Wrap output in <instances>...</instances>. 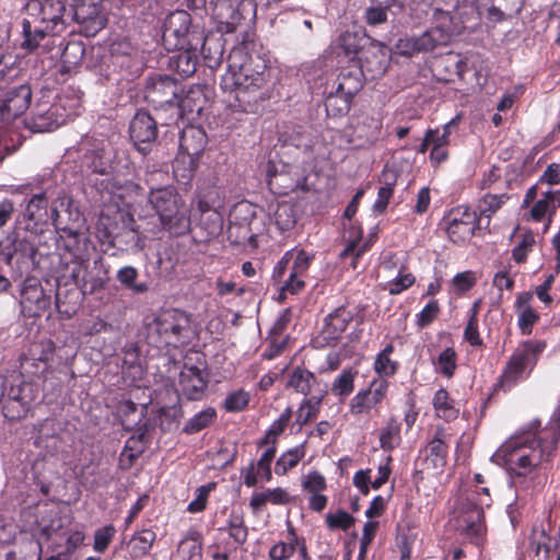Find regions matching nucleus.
<instances>
[{
	"label": "nucleus",
	"mask_w": 560,
	"mask_h": 560,
	"mask_svg": "<svg viewBox=\"0 0 560 560\" xmlns=\"http://www.w3.org/2000/svg\"><path fill=\"white\" fill-rule=\"evenodd\" d=\"M51 355L50 349L43 345L35 343L21 360V373L23 376L39 377L48 368V359Z\"/></svg>",
	"instance_id": "obj_20"
},
{
	"label": "nucleus",
	"mask_w": 560,
	"mask_h": 560,
	"mask_svg": "<svg viewBox=\"0 0 560 560\" xmlns=\"http://www.w3.org/2000/svg\"><path fill=\"white\" fill-rule=\"evenodd\" d=\"M205 135L201 130L190 128L185 130L180 137V148L189 156L197 155L203 147Z\"/></svg>",
	"instance_id": "obj_41"
},
{
	"label": "nucleus",
	"mask_w": 560,
	"mask_h": 560,
	"mask_svg": "<svg viewBox=\"0 0 560 560\" xmlns=\"http://www.w3.org/2000/svg\"><path fill=\"white\" fill-rule=\"evenodd\" d=\"M292 417V409L287 408L279 418L270 425L264 439L260 441L261 455H275V443L280 436Z\"/></svg>",
	"instance_id": "obj_29"
},
{
	"label": "nucleus",
	"mask_w": 560,
	"mask_h": 560,
	"mask_svg": "<svg viewBox=\"0 0 560 560\" xmlns=\"http://www.w3.org/2000/svg\"><path fill=\"white\" fill-rule=\"evenodd\" d=\"M481 493L486 498L479 499L477 503H474L467 512L460 515L459 520L465 534L472 538L476 544H480L486 533L482 508L489 506L491 501L488 488H481Z\"/></svg>",
	"instance_id": "obj_14"
},
{
	"label": "nucleus",
	"mask_w": 560,
	"mask_h": 560,
	"mask_svg": "<svg viewBox=\"0 0 560 560\" xmlns=\"http://www.w3.org/2000/svg\"><path fill=\"white\" fill-rule=\"evenodd\" d=\"M393 351L394 346L389 343L376 355L374 370L380 376H382L381 378L384 376H392L397 371V362L390 359Z\"/></svg>",
	"instance_id": "obj_40"
},
{
	"label": "nucleus",
	"mask_w": 560,
	"mask_h": 560,
	"mask_svg": "<svg viewBox=\"0 0 560 560\" xmlns=\"http://www.w3.org/2000/svg\"><path fill=\"white\" fill-rule=\"evenodd\" d=\"M291 500L290 494L283 488L266 489L261 492H254L249 500V508L256 514L259 513L267 503L273 505H283Z\"/></svg>",
	"instance_id": "obj_28"
},
{
	"label": "nucleus",
	"mask_w": 560,
	"mask_h": 560,
	"mask_svg": "<svg viewBox=\"0 0 560 560\" xmlns=\"http://www.w3.org/2000/svg\"><path fill=\"white\" fill-rule=\"evenodd\" d=\"M0 380L3 383L0 405L4 416L11 420L23 418L35 398L33 382L26 381L23 374L0 376Z\"/></svg>",
	"instance_id": "obj_8"
},
{
	"label": "nucleus",
	"mask_w": 560,
	"mask_h": 560,
	"mask_svg": "<svg viewBox=\"0 0 560 560\" xmlns=\"http://www.w3.org/2000/svg\"><path fill=\"white\" fill-rule=\"evenodd\" d=\"M299 546V539L294 529L289 530V541H280L273 545L269 550L270 560H288L292 557L295 551V547Z\"/></svg>",
	"instance_id": "obj_42"
},
{
	"label": "nucleus",
	"mask_w": 560,
	"mask_h": 560,
	"mask_svg": "<svg viewBox=\"0 0 560 560\" xmlns=\"http://www.w3.org/2000/svg\"><path fill=\"white\" fill-rule=\"evenodd\" d=\"M149 202L163 230L171 235H184L190 229L189 208L172 187L152 189Z\"/></svg>",
	"instance_id": "obj_5"
},
{
	"label": "nucleus",
	"mask_w": 560,
	"mask_h": 560,
	"mask_svg": "<svg viewBox=\"0 0 560 560\" xmlns=\"http://www.w3.org/2000/svg\"><path fill=\"white\" fill-rule=\"evenodd\" d=\"M32 100L31 88L22 84L13 88L7 93L2 104H0L1 120L12 119L22 115L30 106Z\"/></svg>",
	"instance_id": "obj_19"
},
{
	"label": "nucleus",
	"mask_w": 560,
	"mask_h": 560,
	"mask_svg": "<svg viewBox=\"0 0 560 560\" xmlns=\"http://www.w3.org/2000/svg\"><path fill=\"white\" fill-rule=\"evenodd\" d=\"M273 457H259L252 459L241 471V477L246 487H255L258 482L270 481L272 477L271 465Z\"/></svg>",
	"instance_id": "obj_25"
},
{
	"label": "nucleus",
	"mask_w": 560,
	"mask_h": 560,
	"mask_svg": "<svg viewBox=\"0 0 560 560\" xmlns=\"http://www.w3.org/2000/svg\"><path fill=\"white\" fill-rule=\"evenodd\" d=\"M558 208H560V190L549 189L542 192L541 197L534 203L530 209V217L535 221H542L546 218L545 230H547Z\"/></svg>",
	"instance_id": "obj_24"
},
{
	"label": "nucleus",
	"mask_w": 560,
	"mask_h": 560,
	"mask_svg": "<svg viewBox=\"0 0 560 560\" xmlns=\"http://www.w3.org/2000/svg\"><path fill=\"white\" fill-rule=\"evenodd\" d=\"M368 250L366 244H361L359 240L351 241L340 253V258L346 261L350 258V266L353 269L358 267L359 258Z\"/></svg>",
	"instance_id": "obj_51"
},
{
	"label": "nucleus",
	"mask_w": 560,
	"mask_h": 560,
	"mask_svg": "<svg viewBox=\"0 0 560 560\" xmlns=\"http://www.w3.org/2000/svg\"><path fill=\"white\" fill-rule=\"evenodd\" d=\"M249 402V393L238 389L230 393L224 399L223 407L229 412L243 411Z\"/></svg>",
	"instance_id": "obj_48"
},
{
	"label": "nucleus",
	"mask_w": 560,
	"mask_h": 560,
	"mask_svg": "<svg viewBox=\"0 0 560 560\" xmlns=\"http://www.w3.org/2000/svg\"><path fill=\"white\" fill-rule=\"evenodd\" d=\"M262 230V220L256 215L250 203L241 202L233 208L230 214L228 234L234 243L244 244L247 242L252 247H257V238Z\"/></svg>",
	"instance_id": "obj_9"
},
{
	"label": "nucleus",
	"mask_w": 560,
	"mask_h": 560,
	"mask_svg": "<svg viewBox=\"0 0 560 560\" xmlns=\"http://www.w3.org/2000/svg\"><path fill=\"white\" fill-rule=\"evenodd\" d=\"M351 96L336 90L331 92L325 103L327 114L332 117H338L347 114L350 109Z\"/></svg>",
	"instance_id": "obj_39"
},
{
	"label": "nucleus",
	"mask_w": 560,
	"mask_h": 560,
	"mask_svg": "<svg viewBox=\"0 0 560 560\" xmlns=\"http://www.w3.org/2000/svg\"><path fill=\"white\" fill-rule=\"evenodd\" d=\"M84 54L85 48L82 42L70 40L62 49L61 61L65 67L71 69L82 61Z\"/></svg>",
	"instance_id": "obj_43"
},
{
	"label": "nucleus",
	"mask_w": 560,
	"mask_h": 560,
	"mask_svg": "<svg viewBox=\"0 0 560 560\" xmlns=\"http://www.w3.org/2000/svg\"><path fill=\"white\" fill-rule=\"evenodd\" d=\"M535 243V235L532 232L524 233L521 242L513 249V259L518 264L524 262L527 258L528 252L532 250Z\"/></svg>",
	"instance_id": "obj_54"
},
{
	"label": "nucleus",
	"mask_w": 560,
	"mask_h": 560,
	"mask_svg": "<svg viewBox=\"0 0 560 560\" xmlns=\"http://www.w3.org/2000/svg\"><path fill=\"white\" fill-rule=\"evenodd\" d=\"M215 419L217 410L213 407H210L190 418L184 425L183 430L188 434L197 433L208 425H211Z\"/></svg>",
	"instance_id": "obj_38"
},
{
	"label": "nucleus",
	"mask_w": 560,
	"mask_h": 560,
	"mask_svg": "<svg viewBox=\"0 0 560 560\" xmlns=\"http://www.w3.org/2000/svg\"><path fill=\"white\" fill-rule=\"evenodd\" d=\"M545 348V341L528 340L521 343L506 363L502 382L513 385L523 378L526 370L533 369Z\"/></svg>",
	"instance_id": "obj_11"
},
{
	"label": "nucleus",
	"mask_w": 560,
	"mask_h": 560,
	"mask_svg": "<svg viewBox=\"0 0 560 560\" xmlns=\"http://www.w3.org/2000/svg\"><path fill=\"white\" fill-rule=\"evenodd\" d=\"M400 442L399 429L395 425H387L380 435L381 447L384 452L393 451Z\"/></svg>",
	"instance_id": "obj_56"
},
{
	"label": "nucleus",
	"mask_w": 560,
	"mask_h": 560,
	"mask_svg": "<svg viewBox=\"0 0 560 560\" xmlns=\"http://www.w3.org/2000/svg\"><path fill=\"white\" fill-rule=\"evenodd\" d=\"M357 375L355 371L352 370H343L340 375L336 377L331 385V393L335 396L343 397L348 396L353 392L354 388V377Z\"/></svg>",
	"instance_id": "obj_45"
},
{
	"label": "nucleus",
	"mask_w": 560,
	"mask_h": 560,
	"mask_svg": "<svg viewBox=\"0 0 560 560\" xmlns=\"http://www.w3.org/2000/svg\"><path fill=\"white\" fill-rule=\"evenodd\" d=\"M267 82L265 62L247 54L244 47H234L228 57V70L222 75L221 88L234 93L240 107H246L261 98L260 90Z\"/></svg>",
	"instance_id": "obj_3"
},
{
	"label": "nucleus",
	"mask_w": 560,
	"mask_h": 560,
	"mask_svg": "<svg viewBox=\"0 0 560 560\" xmlns=\"http://www.w3.org/2000/svg\"><path fill=\"white\" fill-rule=\"evenodd\" d=\"M445 230L448 238L456 244L467 242L477 226V213L467 207H458L445 217Z\"/></svg>",
	"instance_id": "obj_12"
},
{
	"label": "nucleus",
	"mask_w": 560,
	"mask_h": 560,
	"mask_svg": "<svg viewBox=\"0 0 560 560\" xmlns=\"http://www.w3.org/2000/svg\"><path fill=\"white\" fill-rule=\"evenodd\" d=\"M518 313V327L523 334L529 335L532 332L533 325L538 320V314L532 308L526 307Z\"/></svg>",
	"instance_id": "obj_62"
},
{
	"label": "nucleus",
	"mask_w": 560,
	"mask_h": 560,
	"mask_svg": "<svg viewBox=\"0 0 560 560\" xmlns=\"http://www.w3.org/2000/svg\"><path fill=\"white\" fill-rule=\"evenodd\" d=\"M388 383L384 378L373 380L369 388L357 393L350 401V411L353 415L370 412L386 396Z\"/></svg>",
	"instance_id": "obj_17"
},
{
	"label": "nucleus",
	"mask_w": 560,
	"mask_h": 560,
	"mask_svg": "<svg viewBox=\"0 0 560 560\" xmlns=\"http://www.w3.org/2000/svg\"><path fill=\"white\" fill-rule=\"evenodd\" d=\"M183 92L176 80L168 75L155 74L148 80L145 98L155 106L175 105Z\"/></svg>",
	"instance_id": "obj_13"
},
{
	"label": "nucleus",
	"mask_w": 560,
	"mask_h": 560,
	"mask_svg": "<svg viewBox=\"0 0 560 560\" xmlns=\"http://www.w3.org/2000/svg\"><path fill=\"white\" fill-rule=\"evenodd\" d=\"M382 121L376 117H364L355 127V135L366 143H375L381 135Z\"/></svg>",
	"instance_id": "obj_36"
},
{
	"label": "nucleus",
	"mask_w": 560,
	"mask_h": 560,
	"mask_svg": "<svg viewBox=\"0 0 560 560\" xmlns=\"http://www.w3.org/2000/svg\"><path fill=\"white\" fill-rule=\"evenodd\" d=\"M163 38L173 47H192L202 48V55L208 60L210 68L218 67L221 63L222 50L218 45L214 55L210 54V47H207V37L205 30L200 24H192L191 16L184 10L172 12L165 20L163 28Z\"/></svg>",
	"instance_id": "obj_4"
},
{
	"label": "nucleus",
	"mask_w": 560,
	"mask_h": 560,
	"mask_svg": "<svg viewBox=\"0 0 560 560\" xmlns=\"http://www.w3.org/2000/svg\"><path fill=\"white\" fill-rule=\"evenodd\" d=\"M316 378L313 373L304 369H295L290 375L287 386L294 388L303 395L310 394Z\"/></svg>",
	"instance_id": "obj_37"
},
{
	"label": "nucleus",
	"mask_w": 560,
	"mask_h": 560,
	"mask_svg": "<svg viewBox=\"0 0 560 560\" xmlns=\"http://www.w3.org/2000/svg\"><path fill=\"white\" fill-rule=\"evenodd\" d=\"M302 487L310 493L322 492L326 489V480L317 471H311L302 478Z\"/></svg>",
	"instance_id": "obj_59"
},
{
	"label": "nucleus",
	"mask_w": 560,
	"mask_h": 560,
	"mask_svg": "<svg viewBox=\"0 0 560 560\" xmlns=\"http://www.w3.org/2000/svg\"><path fill=\"white\" fill-rule=\"evenodd\" d=\"M326 523L330 529L341 528L347 530L353 525L354 518L346 511H338L328 514Z\"/></svg>",
	"instance_id": "obj_57"
},
{
	"label": "nucleus",
	"mask_w": 560,
	"mask_h": 560,
	"mask_svg": "<svg viewBox=\"0 0 560 560\" xmlns=\"http://www.w3.org/2000/svg\"><path fill=\"white\" fill-rule=\"evenodd\" d=\"M72 22L85 36H94L107 20L96 0H30L22 20L21 48L28 52L49 49Z\"/></svg>",
	"instance_id": "obj_1"
},
{
	"label": "nucleus",
	"mask_w": 560,
	"mask_h": 560,
	"mask_svg": "<svg viewBox=\"0 0 560 560\" xmlns=\"http://www.w3.org/2000/svg\"><path fill=\"white\" fill-rule=\"evenodd\" d=\"M250 4L249 0H215L213 3V18L218 22V28L222 33H232L240 24L243 13L242 8Z\"/></svg>",
	"instance_id": "obj_15"
},
{
	"label": "nucleus",
	"mask_w": 560,
	"mask_h": 560,
	"mask_svg": "<svg viewBox=\"0 0 560 560\" xmlns=\"http://www.w3.org/2000/svg\"><path fill=\"white\" fill-rule=\"evenodd\" d=\"M323 400L322 396H312L304 399L296 411L295 423L292 424L291 429L296 427L298 430L310 420L317 417Z\"/></svg>",
	"instance_id": "obj_34"
},
{
	"label": "nucleus",
	"mask_w": 560,
	"mask_h": 560,
	"mask_svg": "<svg viewBox=\"0 0 560 560\" xmlns=\"http://www.w3.org/2000/svg\"><path fill=\"white\" fill-rule=\"evenodd\" d=\"M451 441V436L443 430L438 429L434 438L428 443L427 452L429 455H440L446 452V444Z\"/></svg>",
	"instance_id": "obj_61"
},
{
	"label": "nucleus",
	"mask_w": 560,
	"mask_h": 560,
	"mask_svg": "<svg viewBox=\"0 0 560 560\" xmlns=\"http://www.w3.org/2000/svg\"><path fill=\"white\" fill-rule=\"evenodd\" d=\"M117 410L121 418V423L127 430L141 431L145 427L143 417L147 406H138L131 400H124L119 404Z\"/></svg>",
	"instance_id": "obj_27"
},
{
	"label": "nucleus",
	"mask_w": 560,
	"mask_h": 560,
	"mask_svg": "<svg viewBox=\"0 0 560 560\" xmlns=\"http://www.w3.org/2000/svg\"><path fill=\"white\" fill-rule=\"evenodd\" d=\"M217 488V483L211 481L199 487L196 490V498L188 504L187 511L190 513H199L206 509L209 494Z\"/></svg>",
	"instance_id": "obj_47"
},
{
	"label": "nucleus",
	"mask_w": 560,
	"mask_h": 560,
	"mask_svg": "<svg viewBox=\"0 0 560 560\" xmlns=\"http://www.w3.org/2000/svg\"><path fill=\"white\" fill-rule=\"evenodd\" d=\"M177 52L174 54L168 61V67L183 78L191 77L198 65V51L202 52V48L192 47H174Z\"/></svg>",
	"instance_id": "obj_23"
},
{
	"label": "nucleus",
	"mask_w": 560,
	"mask_h": 560,
	"mask_svg": "<svg viewBox=\"0 0 560 560\" xmlns=\"http://www.w3.org/2000/svg\"><path fill=\"white\" fill-rule=\"evenodd\" d=\"M436 369L446 377H451L456 369V353L452 348L444 349L435 362Z\"/></svg>",
	"instance_id": "obj_49"
},
{
	"label": "nucleus",
	"mask_w": 560,
	"mask_h": 560,
	"mask_svg": "<svg viewBox=\"0 0 560 560\" xmlns=\"http://www.w3.org/2000/svg\"><path fill=\"white\" fill-rule=\"evenodd\" d=\"M560 441V429L558 425H550L537 433L532 431L518 432L509 438L498 450V455H511L520 453L521 455H530L539 453L540 455H551L557 450Z\"/></svg>",
	"instance_id": "obj_6"
},
{
	"label": "nucleus",
	"mask_w": 560,
	"mask_h": 560,
	"mask_svg": "<svg viewBox=\"0 0 560 560\" xmlns=\"http://www.w3.org/2000/svg\"><path fill=\"white\" fill-rule=\"evenodd\" d=\"M229 535L234 539V541L237 545H243L246 541L248 532L242 516L232 515L230 517Z\"/></svg>",
	"instance_id": "obj_55"
},
{
	"label": "nucleus",
	"mask_w": 560,
	"mask_h": 560,
	"mask_svg": "<svg viewBox=\"0 0 560 560\" xmlns=\"http://www.w3.org/2000/svg\"><path fill=\"white\" fill-rule=\"evenodd\" d=\"M313 255L308 254L304 249L294 250L293 258L291 260L290 271L304 277L311 266Z\"/></svg>",
	"instance_id": "obj_53"
},
{
	"label": "nucleus",
	"mask_w": 560,
	"mask_h": 560,
	"mask_svg": "<svg viewBox=\"0 0 560 560\" xmlns=\"http://www.w3.org/2000/svg\"><path fill=\"white\" fill-rule=\"evenodd\" d=\"M443 8L433 13L434 25L418 37L407 40L410 52L430 51L438 46L447 45L455 35H459L466 23L477 20L485 11L475 0H440Z\"/></svg>",
	"instance_id": "obj_2"
},
{
	"label": "nucleus",
	"mask_w": 560,
	"mask_h": 560,
	"mask_svg": "<svg viewBox=\"0 0 560 560\" xmlns=\"http://www.w3.org/2000/svg\"><path fill=\"white\" fill-rule=\"evenodd\" d=\"M353 320V313L340 306L325 317L322 329L323 338L327 341L338 340Z\"/></svg>",
	"instance_id": "obj_22"
},
{
	"label": "nucleus",
	"mask_w": 560,
	"mask_h": 560,
	"mask_svg": "<svg viewBox=\"0 0 560 560\" xmlns=\"http://www.w3.org/2000/svg\"><path fill=\"white\" fill-rule=\"evenodd\" d=\"M361 89L360 80L352 75L350 72H342L338 77V84L336 90L343 93L345 95L353 97Z\"/></svg>",
	"instance_id": "obj_52"
},
{
	"label": "nucleus",
	"mask_w": 560,
	"mask_h": 560,
	"mask_svg": "<svg viewBox=\"0 0 560 560\" xmlns=\"http://www.w3.org/2000/svg\"><path fill=\"white\" fill-rule=\"evenodd\" d=\"M115 534L116 528L112 524L97 528L94 533L93 549L100 553L105 552L115 537Z\"/></svg>",
	"instance_id": "obj_46"
},
{
	"label": "nucleus",
	"mask_w": 560,
	"mask_h": 560,
	"mask_svg": "<svg viewBox=\"0 0 560 560\" xmlns=\"http://www.w3.org/2000/svg\"><path fill=\"white\" fill-rule=\"evenodd\" d=\"M305 285L303 277L295 275L290 271L288 279L283 282V285L280 288V295L285 294H296L299 293Z\"/></svg>",
	"instance_id": "obj_64"
},
{
	"label": "nucleus",
	"mask_w": 560,
	"mask_h": 560,
	"mask_svg": "<svg viewBox=\"0 0 560 560\" xmlns=\"http://www.w3.org/2000/svg\"><path fill=\"white\" fill-rule=\"evenodd\" d=\"M49 219L57 230L62 231L69 237L77 238L79 236V232L75 229L63 224L58 211L57 201L51 203L50 211H48V199L45 192L32 196L23 212L24 229L33 235H38L44 232Z\"/></svg>",
	"instance_id": "obj_7"
},
{
	"label": "nucleus",
	"mask_w": 560,
	"mask_h": 560,
	"mask_svg": "<svg viewBox=\"0 0 560 560\" xmlns=\"http://www.w3.org/2000/svg\"><path fill=\"white\" fill-rule=\"evenodd\" d=\"M491 459L502 466L511 477L526 476L536 465L530 462V457H491Z\"/></svg>",
	"instance_id": "obj_33"
},
{
	"label": "nucleus",
	"mask_w": 560,
	"mask_h": 560,
	"mask_svg": "<svg viewBox=\"0 0 560 560\" xmlns=\"http://www.w3.org/2000/svg\"><path fill=\"white\" fill-rule=\"evenodd\" d=\"M191 317L188 313L168 308L161 311L148 325L150 334H156L166 345H176L186 339L190 331Z\"/></svg>",
	"instance_id": "obj_10"
},
{
	"label": "nucleus",
	"mask_w": 560,
	"mask_h": 560,
	"mask_svg": "<svg viewBox=\"0 0 560 560\" xmlns=\"http://www.w3.org/2000/svg\"><path fill=\"white\" fill-rule=\"evenodd\" d=\"M179 386L183 395L189 400H199L205 395L207 380L198 368L185 366L179 375Z\"/></svg>",
	"instance_id": "obj_21"
},
{
	"label": "nucleus",
	"mask_w": 560,
	"mask_h": 560,
	"mask_svg": "<svg viewBox=\"0 0 560 560\" xmlns=\"http://www.w3.org/2000/svg\"><path fill=\"white\" fill-rule=\"evenodd\" d=\"M137 277H138V271L136 268H133L131 266L122 267L117 272V280L121 284L132 289L135 292H138V293L145 292L147 285L144 283H139V284L135 283Z\"/></svg>",
	"instance_id": "obj_50"
},
{
	"label": "nucleus",
	"mask_w": 560,
	"mask_h": 560,
	"mask_svg": "<svg viewBox=\"0 0 560 560\" xmlns=\"http://www.w3.org/2000/svg\"><path fill=\"white\" fill-rule=\"evenodd\" d=\"M433 406H434L436 415L440 418L450 420V419L455 418L457 415V410L454 408V406L448 397V393L444 388L439 389L434 394Z\"/></svg>",
	"instance_id": "obj_44"
},
{
	"label": "nucleus",
	"mask_w": 560,
	"mask_h": 560,
	"mask_svg": "<svg viewBox=\"0 0 560 560\" xmlns=\"http://www.w3.org/2000/svg\"><path fill=\"white\" fill-rule=\"evenodd\" d=\"M270 219L280 232L294 228L296 213L294 206L289 201H278L269 205Z\"/></svg>",
	"instance_id": "obj_26"
},
{
	"label": "nucleus",
	"mask_w": 560,
	"mask_h": 560,
	"mask_svg": "<svg viewBox=\"0 0 560 560\" xmlns=\"http://www.w3.org/2000/svg\"><path fill=\"white\" fill-rule=\"evenodd\" d=\"M415 282V277L411 273H399L394 280L385 284V290L389 294L396 295L410 288Z\"/></svg>",
	"instance_id": "obj_58"
},
{
	"label": "nucleus",
	"mask_w": 560,
	"mask_h": 560,
	"mask_svg": "<svg viewBox=\"0 0 560 560\" xmlns=\"http://www.w3.org/2000/svg\"><path fill=\"white\" fill-rule=\"evenodd\" d=\"M130 139L135 147L145 153L149 145L156 139V121L145 112H138L129 126Z\"/></svg>",
	"instance_id": "obj_16"
},
{
	"label": "nucleus",
	"mask_w": 560,
	"mask_h": 560,
	"mask_svg": "<svg viewBox=\"0 0 560 560\" xmlns=\"http://www.w3.org/2000/svg\"><path fill=\"white\" fill-rule=\"evenodd\" d=\"M390 7L386 4L376 3L375 5H371L365 10V21L369 25H378L383 24L387 21V10Z\"/></svg>",
	"instance_id": "obj_60"
},
{
	"label": "nucleus",
	"mask_w": 560,
	"mask_h": 560,
	"mask_svg": "<svg viewBox=\"0 0 560 560\" xmlns=\"http://www.w3.org/2000/svg\"><path fill=\"white\" fill-rule=\"evenodd\" d=\"M510 199L506 194L485 195L478 202L477 210L480 220L483 218L489 222L491 217Z\"/></svg>",
	"instance_id": "obj_35"
},
{
	"label": "nucleus",
	"mask_w": 560,
	"mask_h": 560,
	"mask_svg": "<svg viewBox=\"0 0 560 560\" xmlns=\"http://www.w3.org/2000/svg\"><path fill=\"white\" fill-rule=\"evenodd\" d=\"M27 233L26 230L22 232L15 229L0 243L1 254L8 262L15 256L26 257L34 255L35 243Z\"/></svg>",
	"instance_id": "obj_18"
},
{
	"label": "nucleus",
	"mask_w": 560,
	"mask_h": 560,
	"mask_svg": "<svg viewBox=\"0 0 560 560\" xmlns=\"http://www.w3.org/2000/svg\"><path fill=\"white\" fill-rule=\"evenodd\" d=\"M177 552L182 560H202V535L189 529L179 541Z\"/></svg>",
	"instance_id": "obj_31"
},
{
	"label": "nucleus",
	"mask_w": 560,
	"mask_h": 560,
	"mask_svg": "<svg viewBox=\"0 0 560 560\" xmlns=\"http://www.w3.org/2000/svg\"><path fill=\"white\" fill-rule=\"evenodd\" d=\"M207 98L202 85L191 86L184 96L178 97L176 105L185 113L200 114L206 105Z\"/></svg>",
	"instance_id": "obj_32"
},
{
	"label": "nucleus",
	"mask_w": 560,
	"mask_h": 560,
	"mask_svg": "<svg viewBox=\"0 0 560 560\" xmlns=\"http://www.w3.org/2000/svg\"><path fill=\"white\" fill-rule=\"evenodd\" d=\"M440 312V306L438 301H430L423 310L418 314L417 324L420 327H425L430 325Z\"/></svg>",
	"instance_id": "obj_63"
},
{
	"label": "nucleus",
	"mask_w": 560,
	"mask_h": 560,
	"mask_svg": "<svg viewBox=\"0 0 560 560\" xmlns=\"http://www.w3.org/2000/svg\"><path fill=\"white\" fill-rule=\"evenodd\" d=\"M57 112L58 107L51 106L44 113H37L26 122V126L33 132L51 131L66 121V118L62 115H58Z\"/></svg>",
	"instance_id": "obj_30"
}]
</instances>
